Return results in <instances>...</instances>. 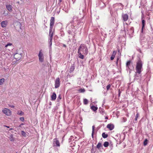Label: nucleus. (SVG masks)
I'll return each instance as SVG.
<instances>
[{"label": "nucleus", "mask_w": 153, "mask_h": 153, "mask_svg": "<svg viewBox=\"0 0 153 153\" xmlns=\"http://www.w3.org/2000/svg\"><path fill=\"white\" fill-rule=\"evenodd\" d=\"M142 68V62L140 59H139L137 63L136 70V72L140 74L141 73Z\"/></svg>", "instance_id": "nucleus-1"}, {"label": "nucleus", "mask_w": 153, "mask_h": 153, "mask_svg": "<svg viewBox=\"0 0 153 153\" xmlns=\"http://www.w3.org/2000/svg\"><path fill=\"white\" fill-rule=\"evenodd\" d=\"M78 51L83 52V54L87 55L88 53V48L84 44L80 45L78 49Z\"/></svg>", "instance_id": "nucleus-2"}, {"label": "nucleus", "mask_w": 153, "mask_h": 153, "mask_svg": "<svg viewBox=\"0 0 153 153\" xmlns=\"http://www.w3.org/2000/svg\"><path fill=\"white\" fill-rule=\"evenodd\" d=\"M38 56L39 61L41 62H43L44 61V57L42 53V50L40 51L39 52Z\"/></svg>", "instance_id": "nucleus-3"}, {"label": "nucleus", "mask_w": 153, "mask_h": 153, "mask_svg": "<svg viewBox=\"0 0 153 153\" xmlns=\"http://www.w3.org/2000/svg\"><path fill=\"white\" fill-rule=\"evenodd\" d=\"M3 113L7 116H10L11 114L10 109L7 108H5L2 111Z\"/></svg>", "instance_id": "nucleus-4"}, {"label": "nucleus", "mask_w": 153, "mask_h": 153, "mask_svg": "<svg viewBox=\"0 0 153 153\" xmlns=\"http://www.w3.org/2000/svg\"><path fill=\"white\" fill-rule=\"evenodd\" d=\"M55 88H58L60 85V79L59 77L57 78L55 82Z\"/></svg>", "instance_id": "nucleus-5"}, {"label": "nucleus", "mask_w": 153, "mask_h": 153, "mask_svg": "<svg viewBox=\"0 0 153 153\" xmlns=\"http://www.w3.org/2000/svg\"><path fill=\"white\" fill-rule=\"evenodd\" d=\"M122 18L124 21H126L128 19V16L127 14H123L122 15Z\"/></svg>", "instance_id": "nucleus-6"}, {"label": "nucleus", "mask_w": 153, "mask_h": 153, "mask_svg": "<svg viewBox=\"0 0 153 153\" xmlns=\"http://www.w3.org/2000/svg\"><path fill=\"white\" fill-rule=\"evenodd\" d=\"M55 18L54 17H51L50 19V28H53Z\"/></svg>", "instance_id": "nucleus-7"}, {"label": "nucleus", "mask_w": 153, "mask_h": 153, "mask_svg": "<svg viewBox=\"0 0 153 153\" xmlns=\"http://www.w3.org/2000/svg\"><path fill=\"white\" fill-rule=\"evenodd\" d=\"M53 143H55L56 145V146L58 147H59L60 146V143L59 141L56 138H54L53 139Z\"/></svg>", "instance_id": "nucleus-8"}, {"label": "nucleus", "mask_w": 153, "mask_h": 153, "mask_svg": "<svg viewBox=\"0 0 153 153\" xmlns=\"http://www.w3.org/2000/svg\"><path fill=\"white\" fill-rule=\"evenodd\" d=\"M107 127L110 131L112 130L114 128V125L112 124H108L107 126Z\"/></svg>", "instance_id": "nucleus-9"}, {"label": "nucleus", "mask_w": 153, "mask_h": 153, "mask_svg": "<svg viewBox=\"0 0 153 153\" xmlns=\"http://www.w3.org/2000/svg\"><path fill=\"white\" fill-rule=\"evenodd\" d=\"M7 23V21H3L1 22V25L2 27H6Z\"/></svg>", "instance_id": "nucleus-10"}, {"label": "nucleus", "mask_w": 153, "mask_h": 153, "mask_svg": "<svg viewBox=\"0 0 153 153\" xmlns=\"http://www.w3.org/2000/svg\"><path fill=\"white\" fill-rule=\"evenodd\" d=\"M6 7L7 9L10 12L12 10V7L10 4H7L6 5Z\"/></svg>", "instance_id": "nucleus-11"}, {"label": "nucleus", "mask_w": 153, "mask_h": 153, "mask_svg": "<svg viewBox=\"0 0 153 153\" xmlns=\"http://www.w3.org/2000/svg\"><path fill=\"white\" fill-rule=\"evenodd\" d=\"M117 53V51H113L111 57V60H113L114 59V58L115 56Z\"/></svg>", "instance_id": "nucleus-12"}, {"label": "nucleus", "mask_w": 153, "mask_h": 153, "mask_svg": "<svg viewBox=\"0 0 153 153\" xmlns=\"http://www.w3.org/2000/svg\"><path fill=\"white\" fill-rule=\"evenodd\" d=\"M53 28H50L49 32V36L50 38H53V33L52 32Z\"/></svg>", "instance_id": "nucleus-13"}, {"label": "nucleus", "mask_w": 153, "mask_h": 153, "mask_svg": "<svg viewBox=\"0 0 153 153\" xmlns=\"http://www.w3.org/2000/svg\"><path fill=\"white\" fill-rule=\"evenodd\" d=\"M56 94L55 92H54L51 97V100H55L56 98Z\"/></svg>", "instance_id": "nucleus-14"}, {"label": "nucleus", "mask_w": 153, "mask_h": 153, "mask_svg": "<svg viewBox=\"0 0 153 153\" xmlns=\"http://www.w3.org/2000/svg\"><path fill=\"white\" fill-rule=\"evenodd\" d=\"M53 38H50L49 39V47L51 48V46L52 45V42Z\"/></svg>", "instance_id": "nucleus-15"}, {"label": "nucleus", "mask_w": 153, "mask_h": 153, "mask_svg": "<svg viewBox=\"0 0 153 153\" xmlns=\"http://www.w3.org/2000/svg\"><path fill=\"white\" fill-rule=\"evenodd\" d=\"M78 53L79 54V57L81 59H84V55L82 54L81 53V52H80L79 51H78Z\"/></svg>", "instance_id": "nucleus-16"}, {"label": "nucleus", "mask_w": 153, "mask_h": 153, "mask_svg": "<svg viewBox=\"0 0 153 153\" xmlns=\"http://www.w3.org/2000/svg\"><path fill=\"white\" fill-rule=\"evenodd\" d=\"M91 109L94 111H96L98 109V108L96 106L93 105L91 107Z\"/></svg>", "instance_id": "nucleus-17"}, {"label": "nucleus", "mask_w": 153, "mask_h": 153, "mask_svg": "<svg viewBox=\"0 0 153 153\" xmlns=\"http://www.w3.org/2000/svg\"><path fill=\"white\" fill-rule=\"evenodd\" d=\"M102 146V144L100 142H99L97 146V148L98 149H100Z\"/></svg>", "instance_id": "nucleus-18"}, {"label": "nucleus", "mask_w": 153, "mask_h": 153, "mask_svg": "<svg viewBox=\"0 0 153 153\" xmlns=\"http://www.w3.org/2000/svg\"><path fill=\"white\" fill-rule=\"evenodd\" d=\"M83 102L84 104V105H86L88 104V101L87 99H84Z\"/></svg>", "instance_id": "nucleus-19"}, {"label": "nucleus", "mask_w": 153, "mask_h": 153, "mask_svg": "<svg viewBox=\"0 0 153 153\" xmlns=\"http://www.w3.org/2000/svg\"><path fill=\"white\" fill-rule=\"evenodd\" d=\"M102 136L104 138H105L108 137V135L107 134H105V132H103L102 134Z\"/></svg>", "instance_id": "nucleus-20"}, {"label": "nucleus", "mask_w": 153, "mask_h": 153, "mask_svg": "<svg viewBox=\"0 0 153 153\" xmlns=\"http://www.w3.org/2000/svg\"><path fill=\"white\" fill-rule=\"evenodd\" d=\"M103 146L105 147H107L109 146V143L108 142L106 141L104 143Z\"/></svg>", "instance_id": "nucleus-21"}, {"label": "nucleus", "mask_w": 153, "mask_h": 153, "mask_svg": "<svg viewBox=\"0 0 153 153\" xmlns=\"http://www.w3.org/2000/svg\"><path fill=\"white\" fill-rule=\"evenodd\" d=\"M19 55H20L19 54H17V53H16V54H15V55H14V58L15 59H16V60H19L20 59V58H17V56Z\"/></svg>", "instance_id": "nucleus-22"}, {"label": "nucleus", "mask_w": 153, "mask_h": 153, "mask_svg": "<svg viewBox=\"0 0 153 153\" xmlns=\"http://www.w3.org/2000/svg\"><path fill=\"white\" fill-rule=\"evenodd\" d=\"M131 61L130 60L128 61L126 63V66L128 68H129V66L130 65L131 63Z\"/></svg>", "instance_id": "nucleus-23"}, {"label": "nucleus", "mask_w": 153, "mask_h": 153, "mask_svg": "<svg viewBox=\"0 0 153 153\" xmlns=\"http://www.w3.org/2000/svg\"><path fill=\"white\" fill-rule=\"evenodd\" d=\"M142 29L144 28L145 26V21L144 20H142Z\"/></svg>", "instance_id": "nucleus-24"}, {"label": "nucleus", "mask_w": 153, "mask_h": 153, "mask_svg": "<svg viewBox=\"0 0 153 153\" xmlns=\"http://www.w3.org/2000/svg\"><path fill=\"white\" fill-rule=\"evenodd\" d=\"M4 78H2L0 79V85H2L4 83Z\"/></svg>", "instance_id": "nucleus-25"}, {"label": "nucleus", "mask_w": 153, "mask_h": 153, "mask_svg": "<svg viewBox=\"0 0 153 153\" xmlns=\"http://www.w3.org/2000/svg\"><path fill=\"white\" fill-rule=\"evenodd\" d=\"M148 143V140L147 139H145L144 143H143V144L144 146H146L147 145Z\"/></svg>", "instance_id": "nucleus-26"}, {"label": "nucleus", "mask_w": 153, "mask_h": 153, "mask_svg": "<svg viewBox=\"0 0 153 153\" xmlns=\"http://www.w3.org/2000/svg\"><path fill=\"white\" fill-rule=\"evenodd\" d=\"M92 133L91 135H92V137H93V135H94V132L95 126H92Z\"/></svg>", "instance_id": "nucleus-27"}, {"label": "nucleus", "mask_w": 153, "mask_h": 153, "mask_svg": "<svg viewBox=\"0 0 153 153\" xmlns=\"http://www.w3.org/2000/svg\"><path fill=\"white\" fill-rule=\"evenodd\" d=\"M21 134L23 136L25 137H26V133L23 131H21Z\"/></svg>", "instance_id": "nucleus-28"}, {"label": "nucleus", "mask_w": 153, "mask_h": 153, "mask_svg": "<svg viewBox=\"0 0 153 153\" xmlns=\"http://www.w3.org/2000/svg\"><path fill=\"white\" fill-rule=\"evenodd\" d=\"M139 116V114L137 112V113L136 115V116H135V120H137V119L138 118Z\"/></svg>", "instance_id": "nucleus-29"}, {"label": "nucleus", "mask_w": 153, "mask_h": 153, "mask_svg": "<svg viewBox=\"0 0 153 153\" xmlns=\"http://www.w3.org/2000/svg\"><path fill=\"white\" fill-rule=\"evenodd\" d=\"M80 92L83 93L85 92V90L84 89H80L79 90Z\"/></svg>", "instance_id": "nucleus-30"}, {"label": "nucleus", "mask_w": 153, "mask_h": 153, "mask_svg": "<svg viewBox=\"0 0 153 153\" xmlns=\"http://www.w3.org/2000/svg\"><path fill=\"white\" fill-rule=\"evenodd\" d=\"M18 114H19L21 115H22L24 114V112L21 111H20L19 112L18 111Z\"/></svg>", "instance_id": "nucleus-31"}, {"label": "nucleus", "mask_w": 153, "mask_h": 153, "mask_svg": "<svg viewBox=\"0 0 153 153\" xmlns=\"http://www.w3.org/2000/svg\"><path fill=\"white\" fill-rule=\"evenodd\" d=\"M111 85L110 84H109L107 86H106V89H107V90H109V89L111 87Z\"/></svg>", "instance_id": "nucleus-32"}, {"label": "nucleus", "mask_w": 153, "mask_h": 153, "mask_svg": "<svg viewBox=\"0 0 153 153\" xmlns=\"http://www.w3.org/2000/svg\"><path fill=\"white\" fill-rule=\"evenodd\" d=\"M12 45V44L11 43H8L5 46V47H7L8 46H10Z\"/></svg>", "instance_id": "nucleus-33"}, {"label": "nucleus", "mask_w": 153, "mask_h": 153, "mask_svg": "<svg viewBox=\"0 0 153 153\" xmlns=\"http://www.w3.org/2000/svg\"><path fill=\"white\" fill-rule=\"evenodd\" d=\"M20 119L21 121H23L24 120V118L23 117H21Z\"/></svg>", "instance_id": "nucleus-34"}, {"label": "nucleus", "mask_w": 153, "mask_h": 153, "mask_svg": "<svg viewBox=\"0 0 153 153\" xmlns=\"http://www.w3.org/2000/svg\"><path fill=\"white\" fill-rule=\"evenodd\" d=\"M9 106H10V107H11V108H14V107H15L14 105H10Z\"/></svg>", "instance_id": "nucleus-35"}, {"label": "nucleus", "mask_w": 153, "mask_h": 153, "mask_svg": "<svg viewBox=\"0 0 153 153\" xmlns=\"http://www.w3.org/2000/svg\"><path fill=\"white\" fill-rule=\"evenodd\" d=\"M24 123H21L19 126V127H21V126H22V125H24Z\"/></svg>", "instance_id": "nucleus-36"}, {"label": "nucleus", "mask_w": 153, "mask_h": 153, "mask_svg": "<svg viewBox=\"0 0 153 153\" xmlns=\"http://www.w3.org/2000/svg\"><path fill=\"white\" fill-rule=\"evenodd\" d=\"M59 99H61L62 98H61V96H60V95H59Z\"/></svg>", "instance_id": "nucleus-37"}, {"label": "nucleus", "mask_w": 153, "mask_h": 153, "mask_svg": "<svg viewBox=\"0 0 153 153\" xmlns=\"http://www.w3.org/2000/svg\"><path fill=\"white\" fill-rule=\"evenodd\" d=\"M10 140L11 141H13V138H11L10 139Z\"/></svg>", "instance_id": "nucleus-38"}, {"label": "nucleus", "mask_w": 153, "mask_h": 153, "mask_svg": "<svg viewBox=\"0 0 153 153\" xmlns=\"http://www.w3.org/2000/svg\"><path fill=\"white\" fill-rule=\"evenodd\" d=\"M63 47H66V45H65L64 44V45H63Z\"/></svg>", "instance_id": "nucleus-39"}, {"label": "nucleus", "mask_w": 153, "mask_h": 153, "mask_svg": "<svg viewBox=\"0 0 153 153\" xmlns=\"http://www.w3.org/2000/svg\"><path fill=\"white\" fill-rule=\"evenodd\" d=\"M126 120V118L125 119V120L124 121L125 122Z\"/></svg>", "instance_id": "nucleus-40"}, {"label": "nucleus", "mask_w": 153, "mask_h": 153, "mask_svg": "<svg viewBox=\"0 0 153 153\" xmlns=\"http://www.w3.org/2000/svg\"><path fill=\"white\" fill-rule=\"evenodd\" d=\"M62 0H59V1H60V2H62Z\"/></svg>", "instance_id": "nucleus-41"}, {"label": "nucleus", "mask_w": 153, "mask_h": 153, "mask_svg": "<svg viewBox=\"0 0 153 153\" xmlns=\"http://www.w3.org/2000/svg\"><path fill=\"white\" fill-rule=\"evenodd\" d=\"M118 59H118V58H117V62H118Z\"/></svg>", "instance_id": "nucleus-42"}, {"label": "nucleus", "mask_w": 153, "mask_h": 153, "mask_svg": "<svg viewBox=\"0 0 153 153\" xmlns=\"http://www.w3.org/2000/svg\"><path fill=\"white\" fill-rule=\"evenodd\" d=\"M108 119V117H105V119Z\"/></svg>", "instance_id": "nucleus-43"}, {"label": "nucleus", "mask_w": 153, "mask_h": 153, "mask_svg": "<svg viewBox=\"0 0 153 153\" xmlns=\"http://www.w3.org/2000/svg\"><path fill=\"white\" fill-rule=\"evenodd\" d=\"M5 126V127H7V128H9V127H8V126Z\"/></svg>", "instance_id": "nucleus-44"}, {"label": "nucleus", "mask_w": 153, "mask_h": 153, "mask_svg": "<svg viewBox=\"0 0 153 153\" xmlns=\"http://www.w3.org/2000/svg\"><path fill=\"white\" fill-rule=\"evenodd\" d=\"M119 95L120 96V92H119Z\"/></svg>", "instance_id": "nucleus-45"}, {"label": "nucleus", "mask_w": 153, "mask_h": 153, "mask_svg": "<svg viewBox=\"0 0 153 153\" xmlns=\"http://www.w3.org/2000/svg\"><path fill=\"white\" fill-rule=\"evenodd\" d=\"M12 128H10V130H12Z\"/></svg>", "instance_id": "nucleus-46"}]
</instances>
